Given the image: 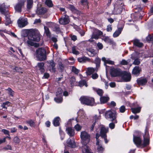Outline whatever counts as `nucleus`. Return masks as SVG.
<instances>
[{
	"label": "nucleus",
	"instance_id": "f257e3e1",
	"mask_svg": "<svg viewBox=\"0 0 153 153\" xmlns=\"http://www.w3.org/2000/svg\"><path fill=\"white\" fill-rule=\"evenodd\" d=\"M28 39L27 43L28 45L32 46L34 45L33 41L38 42L40 40V37L36 29H31L28 31Z\"/></svg>",
	"mask_w": 153,
	"mask_h": 153
},
{
	"label": "nucleus",
	"instance_id": "f03ea898",
	"mask_svg": "<svg viewBox=\"0 0 153 153\" xmlns=\"http://www.w3.org/2000/svg\"><path fill=\"white\" fill-rule=\"evenodd\" d=\"M46 53L43 48H40L36 51V57L39 61H44L46 59Z\"/></svg>",
	"mask_w": 153,
	"mask_h": 153
},
{
	"label": "nucleus",
	"instance_id": "7ed1b4c3",
	"mask_svg": "<svg viewBox=\"0 0 153 153\" xmlns=\"http://www.w3.org/2000/svg\"><path fill=\"white\" fill-rule=\"evenodd\" d=\"M79 100L82 104L90 106L95 105L94 99L92 97L87 96L82 97L80 98Z\"/></svg>",
	"mask_w": 153,
	"mask_h": 153
},
{
	"label": "nucleus",
	"instance_id": "20e7f679",
	"mask_svg": "<svg viewBox=\"0 0 153 153\" xmlns=\"http://www.w3.org/2000/svg\"><path fill=\"white\" fill-rule=\"evenodd\" d=\"M124 8V6L122 2L117 1L114 4V9L112 11L114 14H118L120 13Z\"/></svg>",
	"mask_w": 153,
	"mask_h": 153
},
{
	"label": "nucleus",
	"instance_id": "39448f33",
	"mask_svg": "<svg viewBox=\"0 0 153 153\" xmlns=\"http://www.w3.org/2000/svg\"><path fill=\"white\" fill-rule=\"evenodd\" d=\"M105 116L106 119H110L111 121L115 123H117L116 119L117 114L115 112L112 111L111 110L105 112Z\"/></svg>",
	"mask_w": 153,
	"mask_h": 153
},
{
	"label": "nucleus",
	"instance_id": "423d86ee",
	"mask_svg": "<svg viewBox=\"0 0 153 153\" xmlns=\"http://www.w3.org/2000/svg\"><path fill=\"white\" fill-rule=\"evenodd\" d=\"M69 22V17L66 14L62 15L61 18L59 19V22L61 25H66L68 24Z\"/></svg>",
	"mask_w": 153,
	"mask_h": 153
},
{
	"label": "nucleus",
	"instance_id": "0eeeda50",
	"mask_svg": "<svg viewBox=\"0 0 153 153\" xmlns=\"http://www.w3.org/2000/svg\"><path fill=\"white\" fill-rule=\"evenodd\" d=\"M48 69L51 72L55 73L56 71L55 68L56 64L53 60H51L48 62Z\"/></svg>",
	"mask_w": 153,
	"mask_h": 153
},
{
	"label": "nucleus",
	"instance_id": "6e6552de",
	"mask_svg": "<svg viewBox=\"0 0 153 153\" xmlns=\"http://www.w3.org/2000/svg\"><path fill=\"white\" fill-rule=\"evenodd\" d=\"M17 23L19 27H23L27 24V19L26 18H20L18 20Z\"/></svg>",
	"mask_w": 153,
	"mask_h": 153
},
{
	"label": "nucleus",
	"instance_id": "1a4fd4ad",
	"mask_svg": "<svg viewBox=\"0 0 153 153\" xmlns=\"http://www.w3.org/2000/svg\"><path fill=\"white\" fill-rule=\"evenodd\" d=\"M120 77L126 82L129 81L131 79V74L126 71H122Z\"/></svg>",
	"mask_w": 153,
	"mask_h": 153
},
{
	"label": "nucleus",
	"instance_id": "9d476101",
	"mask_svg": "<svg viewBox=\"0 0 153 153\" xmlns=\"http://www.w3.org/2000/svg\"><path fill=\"white\" fill-rule=\"evenodd\" d=\"M150 142L149 137L147 133H146L143 136V141L142 142L141 148L145 147L149 145Z\"/></svg>",
	"mask_w": 153,
	"mask_h": 153
},
{
	"label": "nucleus",
	"instance_id": "9b49d317",
	"mask_svg": "<svg viewBox=\"0 0 153 153\" xmlns=\"http://www.w3.org/2000/svg\"><path fill=\"white\" fill-rule=\"evenodd\" d=\"M25 2L22 0L19 1L14 7L16 11L21 12L22 7L24 5Z\"/></svg>",
	"mask_w": 153,
	"mask_h": 153
},
{
	"label": "nucleus",
	"instance_id": "f8f14e48",
	"mask_svg": "<svg viewBox=\"0 0 153 153\" xmlns=\"http://www.w3.org/2000/svg\"><path fill=\"white\" fill-rule=\"evenodd\" d=\"M133 141L137 147H141L142 142L140 137H136L134 135Z\"/></svg>",
	"mask_w": 153,
	"mask_h": 153
},
{
	"label": "nucleus",
	"instance_id": "ddd939ff",
	"mask_svg": "<svg viewBox=\"0 0 153 153\" xmlns=\"http://www.w3.org/2000/svg\"><path fill=\"white\" fill-rule=\"evenodd\" d=\"M90 135L85 131L81 132L80 134L81 138L82 141L87 140L88 141L90 139Z\"/></svg>",
	"mask_w": 153,
	"mask_h": 153
},
{
	"label": "nucleus",
	"instance_id": "4468645a",
	"mask_svg": "<svg viewBox=\"0 0 153 153\" xmlns=\"http://www.w3.org/2000/svg\"><path fill=\"white\" fill-rule=\"evenodd\" d=\"M122 71L120 69H112L111 74L113 76H121Z\"/></svg>",
	"mask_w": 153,
	"mask_h": 153
},
{
	"label": "nucleus",
	"instance_id": "2eb2a0df",
	"mask_svg": "<svg viewBox=\"0 0 153 153\" xmlns=\"http://www.w3.org/2000/svg\"><path fill=\"white\" fill-rule=\"evenodd\" d=\"M102 34L103 33L101 31L98 29H95L91 37L93 39H97L98 38L99 36L102 35Z\"/></svg>",
	"mask_w": 153,
	"mask_h": 153
},
{
	"label": "nucleus",
	"instance_id": "dca6fc26",
	"mask_svg": "<svg viewBox=\"0 0 153 153\" xmlns=\"http://www.w3.org/2000/svg\"><path fill=\"white\" fill-rule=\"evenodd\" d=\"M0 12L4 15H7L9 13L4 3L0 5Z\"/></svg>",
	"mask_w": 153,
	"mask_h": 153
},
{
	"label": "nucleus",
	"instance_id": "f3484780",
	"mask_svg": "<svg viewBox=\"0 0 153 153\" xmlns=\"http://www.w3.org/2000/svg\"><path fill=\"white\" fill-rule=\"evenodd\" d=\"M66 131L70 137H73L75 134L74 130L71 127H67L66 129Z\"/></svg>",
	"mask_w": 153,
	"mask_h": 153
},
{
	"label": "nucleus",
	"instance_id": "a211bd4d",
	"mask_svg": "<svg viewBox=\"0 0 153 153\" xmlns=\"http://www.w3.org/2000/svg\"><path fill=\"white\" fill-rule=\"evenodd\" d=\"M108 128H105L103 126H101L100 131V136L102 137L107 136L106 134L108 131Z\"/></svg>",
	"mask_w": 153,
	"mask_h": 153
},
{
	"label": "nucleus",
	"instance_id": "6ab92c4d",
	"mask_svg": "<svg viewBox=\"0 0 153 153\" xmlns=\"http://www.w3.org/2000/svg\"><path fill=\"white\" fill-rule=\"evenodd\" d=\"M97 68L94 69L93 68H88L87 69L86 73L87 75H90L94 73L95 72H97Z\"/></svg>",
	"mask_w": 153,
	"mask_h": 153
},
{
	"label": "nucleus",
	"instance_id": "aec40b11",
	"mask_svg": "<svg viewBox=\"0 0 153 153\" xmlns=\"http://www.w3.org/2000/svg\"><path fill=\"white\" fill-rule=\"evenodd\" d=\"M102 39L105 42L110 44H113L114 43V42L108 36H103L102 38Z\"/></svg>",
	"mask_w": 153,
	"mask_h": 153
},
{
	"label": "nucleus",
	"instance_id": "412c9836",
	"mask_svg": "<svg viewBox=\"0 0 153 153\" xmlns=\"http://www.w3.org/2000/svg\"><path fill=\"white\" fill-rule=\"evenodd\" d=\"M123 27L122 26L120 27H118V29L116 30L113 33V36L115 38L118 37L121 33L123 30Z\"/></svg>",
	"mask_w": 153,
	"mask_h": 153
},
{
	"label": "nucleus",
	"instance_id": "4be33fe9",
	"mask_svg": "<svg viewBox=\"0 0 153 153\" xmlns=\"http://www.w3.org/2000/svg\"><path fill=\"white\" fill-rule=\"evenodd\" d=\"M67 143L68 146L69 147L74 148L76 146L75 142L74 141H72L70 138L68 139Z\"/></svg>",
	"mask_w": 153,
	"mask_h": 153
},
{
	"label": "nucleus",
	"instance_id": "5701e85b",
	"mask_svg": "<svg viewBox=\"0 0 153 153\" xmlns=\"http://www.w3.org/2000/svg\"><path fill=\"white\" fill-rule=\"evenodd\" d=\"M140 71L141 68L139 66H136L133 69L132 73L134 75H137L140 74Z\"/></svg>",
	"mask_w": 153,
	"mask_h": 153
},
{
	"label": "nucleus",
	"instance_id": "b1692460",
	"mask_svg": "<svg viewBox=\"0 0 153 153\" xmlns=\"http://www.w3.org/2000/svg\"><path fill=\"white\" fill-rule=\"evenodd\" d=\"M52 25L53 30V31L56 33L60 32V30L58 25L55 23H53Z\"/></svg>",
	"mask_w": 153,
	"mask_h": 153
},
{
	"label": "nucleus",
	"instance_id": "393cba45",
	"mask_svg": "<svg viewBox=\"0 0 153 153\" xmlns=\"http://www.w3.org/2000/svg\"><path fill=\"white\" fill-rule=\"evenodd\" d=\"M37 66L39 68V70L42 73H43L44 72V64L43 62L38 63L37 64Z\"/></svg>",
	"mask_w": 153,
	"mask_h": 153
},
{
	"label": "nucleus",
	"instance_id": "a878e982",
	"mask_svg": "<svg viewBox=\"0 0 153 153\" xmlns=\"http://www.w3.org/2000/svg\"><path fill=\"white\" fill-rule=\"evenodd\" d=\"M46 12V10L45 8L38 9L36 11V13L38 15H42Z\"/></svg>",
	"mask_w": 153,
	"mask_h": 153
},
{
	"label": "nucleus",
	"instance_id": "bb28decb",
	"mask_svg": "<svg viewBox=\"0 0 153 153\" xmlns=\"http://www.w3.org/2000/svg\"><path fill=\"white\" fill-rule=\"evenodd\" d=\"M27 9L28 10H30L32 8L33 4V0H27Z\"/></svg>",
	"mask_w": 153,
	"mask_h": 153
},
{
	"label": "nucleus",
	"instance_id": "cd10ccee",
	"mask_svg": "<svg viewBox=\"0 0 153 153\" xmlns=\"http://www.w3.org/2000/svg\"><path fill=\"white\" fill-rule=\"evenodd\" d=\"M5 16V24L7 26L11 24V21L10 18L9 13L7 15H4Z\"/></svg>",
	"mask_w": 153,
	"mask_h": 153
},
{
	"label": "nucleus",
	"instance_id": "c85d7f7f",
	"mask_svg": "<svg viewBox=\"0 0 153 153\" xmlns=\"http://www.w3.org/2000/svg\"><path fill=\"white\" fill-rule=\"evenodd\" d=\"M109 99V98L108 97L103 96L100 97V103H105L108 102Z\"/></svg>",
	"mask_w": 153,
	"mask_h": 153
},
{
	"label": "nucleus",
	"instance_id": "c756f323",
	"mask_svg": "<svg viewBox=\"0 0 153 153\" xmlns=\"http://www.w3.org/2000/svg\"><path fill=\"white\" fill-rule=\"evenodd\" d=\"M88 53L90 56H94L96 55V53L95 50L91 48L88 50Z\"/></svg>",
	"mask_w": 153,
	"mask_h": 153
},
{
	"label": "nucleus",
	"instance_id": "7c9ffc66",
	"mask_svg": "<svg viewBox=\"0 0 153 153\" xmlns=\"http://www.w3.org/2000/svg\"><path fill=\"white\" fill-rule=\"evenodd\" d=\"M60 119V118L59 117H57L54 119L53 121V123L54 126H59Z\"/></svg>",
	"mask_w": 153,
	"mask_h": 153
},
{
	"label": "nucleus",
	"instance_id": "2f4dec72",
	"mask_svg": "<svg viewBox=\"0 0 153 153\" xmlns=\"http://www.w3.org/2000/svg\"><path fill=\"white\" fill-rule=\"evenodd\" d=\"M133 44L136 46L139 47H141L143 46V43L140 42L139 40L135 39L134 41Z\"/></svg>",
	"mask_w": 153,
	"mask_h": 153
},
{
	"label": "nucleus",
	"instance_id": "473e14b6",
	"mask_svg": "<svg viewBox=\"0 0 153 153\" xmlns=\"http://www.w3.org/2000/svg\"><path fill=\"white\" fill-rule=\"evenodd\" d=\"M97 146V152L99 153H102L104 151V149L101 144L99 142V143L96 144Z\"/></svg>",
	"mask_w": 153,
	"mask_h": 153
},
{
	"label": "nucleus",
	"instance_id": "72a5a7b5",
	"mask_svg": "<svg viewBox=\"0 0 153 153\" xmlns=\"http://www.w3.org/2000/svg\"><path fill=\"white\" fill-rule=\"evenodd\" d=\"M93 89L100 96H101L102 95L103 93V91L102 90L94 88H93Z\"/></svg>",
	"mask_w": 153,
	"mask_h": 153
},
{
	"label": "nucleus",
	"instance_id": "f704fd0d",
	"mask_svg": "<svg viewBox=\"0 0 153 153\" xmlns=\"http://www.w3.org/2000/svg\"><path fill=\"white\" fill-rule=\"evenodd\" d=\"M140 108L138 107L137 108H131L132 112L134 114L139 113L140 111Z\"/></svg>",
	"mask_w": 153,
	"mask_h": 153
},
{
	"label": "nucleus",
	"instance_id": "c9c22d12",
	"mask_svg": "<svg viewBox=\"0 0 153 153\" xmlns=\"http://www.w3.org/2000/svg\"><path fill=\"white\" fill-rule=\"evenodd\" d=\"M131 58L133 59H134V61L133 62V64L134 65H139L140 63V59L139 58H136L135 59L134 57L133 56H132L131 57Z\"/></svg>",
	"mask_w": 153,
	"mask_h": 153
},
{
	"label": "nucleus",
	"instance_id": "e433bc0d",
	"mask_svg": "<svg viewBox=\"0 0 153 153\" xmlns=\"http://www.w3.org/2000/svg\"><path fill=\"white\" fill-rule=\"evenodd\" d=\"M88 60V58L85 56L79 58L78 59V61L79 62L82 63L85 62Z\"/></svg>",
	"mask_w": 153,
	"mask_h": 153
},
{
	"label": "nucleus",
	"instance_id": "4c0bfd02",
	"mask_svg": "<svg viewBox=\"0 0 153 153\" xmlns=\"http://www.w3.org/2000/svg\"><path fill=\"white\" fill-rule=\"evenodd\" d=\"M102 60L106 64L113 65L114 63L113 61L110 60L109 59H106L105 57H103L102 58Z\"/></svg>",
	"mask_w": 153,
	"mask_h": 153
},
{
	"label": "nucleus",
	"instance_id": "58836bf2",
	"mask_svg": "<svg viewBox=\"0 0 153 153\" xmlns=\"http://www.w3.org/2000/svg\"><path fill=\"white\" fill-rule=\"evenodd\" d=\"M82 153H92L87 146L83 147L82 148Z\"/></svg>",
	"mask_w": 153,
	"mask_h": 153
},
{
	"label": "nucleus",
	"instance_id": "ea45409f",
	"mask_svg": "<svg viewBox=\"0 0 153 153\" xmlns=\"http://www.w3.org/2000/svg\"><path fill=\"white\" fill-rule=\"evenodd\" d=\"M147 82L146 79H143L137 80L138 83L140 85H144Z\"/></svg>",
	"mask_w": 153,
	"mask_h": 153
},
{
	"label": "nucleus",
	"instance_id": "a19ab883",
	"mask_svg": "<svg viewBox=\"0 0 153 153\" xmlns=\"http://www.w3.org/2000/svg\"><path fill=\"white\" fill-rule=\"evenodd\" d=\"M146 39L147 42L153 43V34L149 35L146 37Z\"/></svg>",
	"mask_w": 153,
	"mask_h": 153
},
{
	"label": "nucleus",
	"instance_id": "79ce46f5",
	"mask_svg": "<svg viewBox=\"0 0 153 153\" xmlns=\"http://www.w3.org/2000/svg\"><path fill=\"white\" fill-rule=\"evenodd\" d=\"M67 8L70 9L73 12H76L77 11V9L72 5L68 4L67 5Z\"/></svg>",
	"mask_w": 153,
	"mask_h": 153
},
{
	"label": "nucleus",
	"instance_id": "37998d69",
	"mask_svg": "<svg viewBox=\"0 0 153 153\" xmlns=\"http://www.w3.org/2000/svg\"><path fill=\"white\" fill-rule=\"evenodd\" d=\"M45 33L47 36L50 37L51 36V33L49 28L46 26H44Z\"/></svg>",
	"mask_w": 153,
	"mask_h": 153
},
{
	"label": "nucleus",
	"instance_id": "c03bdc74",
	"mask_svg": "<svg viewBox=\"0 0 153 153\" xmlns=\"http://www.w3.org/2000/svg\"><path fill=\"white\" fill-rule=\"evenodd\" d=\"M130 61V59H128L127 60H126L124 59H123L120 62V64L121 65H128Z\"/></svg>",
	"mask_w": 153,
	"mask_h": 153
},
{
	"label": "nucleus",
	"instance_id": "a18cd8bd",
	"mask_svg": "<svg viewBox=\"0 0 153 153\" xmlns=\"http://www.w3.org/2000/svg\"><path fill=\"white\" fill-rule=\"evenodd\" d=\"M45 4L49 7H52L53 6V2L51 0H46Z\"/></svg>",
	"mask_w": 153,
	"mask_h": 153
},
{
	"label": "nucleus",
	"instance_id": "49530a36",
	"mask_svg": "<svg viewBox=\"0 0 153 153\" xmlns=\"http://www.w3.org/2000/svg\"><path fill=\"white\" fill-rule=\"evenodd\" d=\"M95 62L96 64V68H99L100 66V59L99 58H96L95 59Z\"/></svg>",
	"mask_w": 153,
	"mask_h": 153
},
{
	"label": "nucleus",
	"instance_id": "de8ad7c7",
	"mask_svg": "<svg viewBox=\"0 0 153 153\" xmlns=\"http://www.w3.org/2000/svg\"><path fill=\"white\" fill-rule=\"evenodd\" d=\"M54 100L57 103H61L62 102V97L61 96H57V97L54 98Z\"/></svg>",
	"mask_w": 153,
	"mask_h": 153
},
{
	"label": "nucleus",
	"instance_id": "09e8293b",
	"mask_svg": "<svg viewBox=\"0 0 153 153\" xmlns=\"http://www.w3.org/2000/svg\"><path fill=\"white\" fill-rule=\"evenodd\" d=\"M79 85L81 87H82L84 85H85L86 87H87L88 86L86 81L84 80H82L79 81Z\"/></svg>",
	"mask_w": 153,
	"mask_h": 153
},
{
	"label": "nucleus",
	"instance_id": "8fccbe9b",
	"mask_svg": "<svg viewBox=\"0 0 153 153\" xmlns=\"http://www.w3.org/2000/svg\"><path fill=\"white\" fill-rule=\"evenodd\" d=\"M26 123L28 124L29 125L32 127L35 126V123L32 120H27L26 121Z\"/></svg>",
	"mask_w": 153,
	"mask_h": 153
},
{
	"label": "nucleus",
	"instance_id": "3c124183",
	"mask_svg": "<svg viewBox=\"0 0 153 153\" xmlns=\"http://www.w3.org/2000/svg\"><path fill=\"white\" fill-rule=\"evenodd\" d=\"M72 53L75 55H78L79 54V53L78 51L77 50L75 46H74L72 48Z\"/></svg>",
	"mask_w": 153,
	"mask_h": 153
},
{
	"label": "nucleus",
	"instance_id": "603ef678",
	"mask_svg": "<svg viewBox=\"0 0 153 153\" xmlns=\"http://www.w3.org/2000/svg\"><path fill=\"white\" fill-rule=\"evenodd\" d=\"M6 90L8 91V93L10 96L12 97H13L14 92L10 88H8Z\"/></svg>",
	"mask_w": 153,
	"mask_h": 153
},
{
	"label": "nucleus",
	"instance_id": "864d4df0",
	"mask_svg": "<svg viewBox=\"0 0 153 153\" xmlns=\"http://www.w3.org/2000/svg\"><path fill=\"white\" fill-rule=\"evenodd\" d=\"M59 69L61 71H63L65 68V66L61 62H59Z\"/></svg>",
	"mask_w": 153,
	"mask_h": 153
},
{
	"label": "nucleus",
	"instance_id": "5fc2aeb1",
	"mask_svg": "<svg viewBox=\"0 0 153 153\" xmlns=\"http://www.w3.org/2000/svg\"><path fill=\"white\" fill-rule=\"evenodd\" d=\"M13 141L16 144H19L20 142V139L17 136L14 137L13 139Z\"/></svg>",
	"mask_w": 153,
	"mask_h": 153
},
{
	"label": "nucleus",
	"instance_id": "6e6d98bb",
	"mask_svg": "<svg viewBox=\"0 0 153 153\" xmlns=\"http://www.w3.org/2000/svg\"><path fill=\"white\" fill-rule=\"evenodd\" d=\"M62 91L60 88H59L58 89V91L56 92V96L57 97H62Z\"/></svg>",
	"mask_w": 153,
	"mask_h": 153
},
{
	"label": "nucleus",
	"instance_id": "4d7b16f0",
	"mask_svg": "<svg viewBox=\"0 0 153 153\" xmlns=\"http://www.w3.org/2000/svg\"><path fill=\"white\" fill-rule=\"evenodd\" d=\"M72 71L74 72L75 74H78V73L80 71L77 69L75 67L73 66L72 67Z\"/></svg>",
	"mask_w": 153,
	"mask_h": 153
},
{
	"label": "nucleus",
	"instance_id": "13d9d810",
	"mask_svg": "<svg viewBox=\"0 0 153 153\" xmlns=\"http://www.w3.org/2000/svg\"><path fill=\"white\" fill-rule=\"evenodd\" d=\"M80 2L82 5L84 6L88 5V2L87 0H80Z\"/></svg>",
	"mask_w": 153,
	"mask_h": 153
},
{
	"label": "nucleus",
	"instance_id": "bf43d9fd",
	"mask_svg": "<svg viewBox=\"0 0 153 153\" xmlns=\"http://www.w3.org/2000/svg\"><path fill=\"white\" fill-rule=\"evenodd\" d=\"M91 75V77L93 79H95L98 77V75L96 73H94Z\"/></svg>",
	"mask_w": 153,
	"mask_h": 153
},
{
	"label": "nucleus",
	"instance_id": "052dcab7",
	"mask_svg": "<svg viewBox=\"0 0 153 153\" xmlns=\"http://www.w3.org/2000/svg\"><path fill=\"white\" fill-rule=\"evenodd\" d=\"M82 128V126H80L78 124H77L74 126V128H75V129L77 131H80L81 130Z\"/></svg>",
	"mask_w": 153,
	"mask_h": 153
},
{
	"label": "nucleus",
	"instance_id": "680f3d73",
	"mask_svg": "<svg viewBox=\"0 0 153 153\" xmlns=\"http://www.w3.org/2000/svg\"><path fill=\"white\" fill-rule=\"evenodd\" d=\"M100 136V134L98 133H97L96 134V141H97L96 144H99L100 142V141H99V138Z\"/></svg>",
	"mask_w": 153,
	"mask_h": 153
},
{
	"label": "nucleus",
	"instance_id": "e2e57ef3",
	"mask_svg": "<svg viewBox=\"0 0 153 153\" xmlns=\"http://www.w3.org/2000/svg\"><path fill=\"white\" fill-rule=\"evenodd\" d=\"M116 123H115L114 122H112L110 123L109 125V128L111 129H114L115 127V124Z\"/></svg>",
	"mask_w": 153,
	"mask_h": 153
},
{
	"label": "nucleus",
	"instance_id": "0e129e2a",
	"mask_svg": "<svg viewBox=\"0 0 153 153\" xmlns=\"http://www.w3.org/2000/svg\"><path fill=\"white\" fill-rule=\"evenodd\" d=\"M126 110L125 107L124 105L122 106L119 108V110L120 112L123 113Z\"/></svg>",
	"mask_w": 153,
	"mask_h": 153
},
{
	"label": "nucleus",
	"instance_id": "69168bd1",
	"mask_svg": "<svg viewBox=\"0 0 153 153\" xmlns=\"http://www.w3.org/2000/svg\"><path fill=\"white\" fill-rule=\"evenodd\" d=\"M97 46L99 49L100 50L102 49L103 47V45L102 43L99 42L97 44Z\"/></svg>",
	"mask_w": 153,
	"mask_h": 153
},
{
	"label": "nucleus",
	"instance_id": "338daca9",
	"mask_svg": "<svg viewBox=\"0 0 153 153\" xmlns=\"http://www.w3.org/2000/svg\"><path fill=\"white\" fill-rule=\"evenodd\" d=\"M1 131L4 133L5 134L9 136V131L5 129H3L1 130Z\"/></svg>",
	"mask_w": 153,
	"mask_h": 153
},
{
	"label": "nucleus",
	"instance_id": "774afa93",
	"mask_svg": "<svg viewBox=\"0 0 153 153\" xmlns=\"http://www.w3.org/2000/svg\"><path fill=\"white\" fill-rule=\"evenodd\" d=\"M75 78L74 77H72L70 80V82L71 85L74 84V82L75 81Z\"/></svg>",
	"mask_w": 153,
	"mask_h": 153
}]
</instances>
